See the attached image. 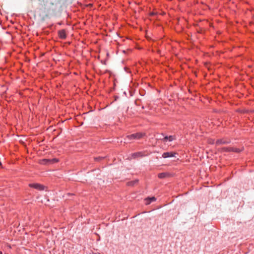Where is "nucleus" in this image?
I'll use <instances>...</instances> for the list:
<instances>
[{
  "label": "nucleus",
  "mask_w": 254,
  "mask_h": 254,
  "mask_svg": "<svg viewBox=\"0 0 254 254\" xmlns=\"http://www.w3.org/2000/svg\"><path fill=\"white\" fill-rule=\"evenodd\" d=\"M146 134L144 132H136L135 133H133L130 135H128L126 136V138L128 140L132 139H139L144 136H145Z\"/></svg>",
  "instance_id": "obj_1"
},
{
  "label": "nucleus",
  "mask_w": 254,
  "mask_h": 254,
  "mask_svg": "<svg viewBox=\"0 0 254 254\" xmlns=\"http://www.w3.org/2000/svg\"><path fill=\"white\" fill-rule=\"evenodd\" d=\"M222 150L224 152H234L237 153L240 152L242 151L239 148L232 147H224L222 148Z\"/></svg>",
  "instance_id": "obj_2"
},
{
  "label": "nucleus",
  "mask_w": 254,
  "mask_h": 254,
  "mask_svg": "<svg viewBox=\"0 0 254 254\" xmlns=\"http://www.w3.org/2000/svg\"><path fill=\"white\" fill-rule=\"evenodd\" d=\"M29 186L30 188H34L39 190H42L44 189V186L38 183L29 184Z\"/></svg>",
  "instance_id": "obj_3"
},
{
  "label": "nucleus",
  "mask_w": 254,
  "mask_h": 254,
  "mask_svg": "<svg viewBox=\"0 0 254 254\" xmlns=\"http://www.w3.org/2000/svg\"><path fill=\"white\" fill-rule=\"evenodd\" d=\"M177 153L175 152H164L162 155V157L164 158H167L169 157H176V155Z\"/></svg>",
  "instance_id": "obj_4"
},
{
  "label": "nucleus",
  "mask_w": 254,
  "mask_h": 254,
  "mask_svg": "<svg viewBox=\"0 0 254 254\" xmlns=\"http://www.w3.org/2000/svg\"><path fill=\"white\" fill-rule=\"evenodd\" d=\"M58 161H59V160L56 158H54L53 159H44L42 160V163L44 164H49V163H50V164L54 163L57 162Z\"/></svg>",
  "instance_id": "obj_5"
},
{
  "label": "nucleus",
  "mask_w": 254,
  "mask_h": 254,
  "mask_svg": "<svg viewBox=\"0 0 254 254\" xmlns=\"http://www.w3.org/2000/svg\"><path fill=\"white\" fill-rule=\"evenodd\" d=\"M231 142V140L230 139H218L216 142V144L217 145H220V144H228V143H230Z\"/></svg>",
  "instance_id": "obj_6"
},
{
  "label": "nucleus",
  "mask_w": 254,
  "mask_h": 254,
  "mask_svg": "<svg viewBox=\"0 0 254 254\" xmlns=\"http://www.w3.org/2000/svg\"><path fill=\"white\" fill-rule=\"evenodd\" d=\"M58 36L62 39H65L66 38V32L64 29H62L58 31Z\"/></svg>",
  "instance_id": "obj_7"
},
{
  "label": "nucleus",
  "mask_w": 254,
  "mask_h": 254,
  "mask_svg": "<svg viewBox=\"0 0 254 254\" xmlns=\"http://www.w3.org/2000/svg\"><path fill=\"white\" fill-rule=\"evenodd\" d=\"M144 156V154L143 152H137L133 153L131 154V157L133 158H136L137 157H141Z\"/></svg>",
  "instance_id": "obj_8"
},
{
  "label": "nucleus",
  "mask_w": 254,
  "mask_h": 254,
  "mask_svg": "<svg viewBox=\"0 0 254 254\" xmlns=\"http://www.w3.org/2000/svg\"><path fill=\"white\" fill-rule=\"evenodd\" d=\"M170 176V174L167 172H163L158 174V177L159 179H164L165 178L168 177Z\"/></svg>",
  "instance_id": "obj_9"
},
{
  "label": "nucleus",
  "mask_w": 254,
  "mask_h": 254,
  "mask_svg": "<svg viewBox=\"0 0 254 254\" xmlns=\"http://www.w3.org/2000/svg\"><path fill=\"white\" fill-rule=\"evenodd\" d=\"M156 198L155 197H148L145 199L146 204H150L151 202L155 201Z\"/></svg>",
  "instance_id": "obj_10"
},
{
  "label": "nucleus",
  "mask_w": 254,
  "mask_h": 254,
  "mask_svg": "<svg viewBox=\"0 0 254 254\" xmlns=\"http://www.w3.org/2000/svg\"><path fill=\"white\" fill-rule=\"evenodd\" d=\"M138 182V180H135L134 181L128 182L127 183V185L128 186H133L135 184L137 183Z\"/></svg>",
  "instance_id": "obj_11"
},
{
  "label": "nucleus",
  "mask_w": 254,
  "mask_h": 254,
  "mask_svg": "<svg viewBox=\"0 0 254 254\" xmlns=\"http://www.w3.org/2000/svg\"><path fill=\"white\" fill-rule=\"evenodd\" d=\"M176 139V137L175 135H170L168 136V141H172Z\"/></svg>",
  "instance_id": "obj_12"
},
{
  "label": "nucleus",
  "mask_w": 254,
  "mask_h": 254,
  "mask_svg": "<svg viewBox=\"0 0 254 254\" xmlns=\"http://www.w3.org/2000/svg\"><path fill=\"white\" fill-rule=\"evenodd\" d=\"M104 158H105V157H98L94 158V160L96 161H100V160L104 159Z\"/></svg>",
  "instance_id": "obj_13"
},
{
  "label": "nucleus",
  "mask_w": 254,
  "mask_h": 254,
  "mask_svg": "<svg viewBox=\"0 0 254 254\" xmlns=\"http://www.w3.org/2000/svg\"><path fill=\"white\" fill-rule=\"evenodd\" d=\"M168 136H165L163 139H161V140L164 142H166L167 140H168Z\"/></svg>",
  "instance_id": "obj_14"
},
{
  "label": "nucleus",
  "mask_w": 254,
  "mask_h": 254,
  "mask_svg": "<svg viewBox=\"0 0 254 254\" xmlns=\"http://www.w3.org/2000/svg\"><path fill=\"white\" fill-rule=\"evenodd\" d=\"M93 254H101L99 253H93Z\"/></svg>",
  "instance_id": "obj_15"
},
{
  "label": "nucleus",
  "mask_w": 254,
  "mask_h": 254,
  "mask_svg": "<svg viewBox=\"0 0 254 254\" xmlns=\"http://www.w3.org/2000/svg\"><path fill=\"white\" fill-rule=\"evenodd\" d=\"M0 254H2V252L0 251Z\"/></svg>",
  "instance_id": "obj_16"
}]
</instances>
